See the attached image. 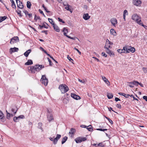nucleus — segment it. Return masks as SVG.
<instances>
[{
    "mask_svg": "<svg viewBox=\"0 0 147 147\" xmlns=\"http://www.w3.org/2000/svg\"><path fill=\"white\" fill-rule=\"evenodd\" d=\"M58 20L59 22H62L63 23V24L65 23V22L63 21L62 19L60 18H58Z\"/></svg>",
    "mask_w": 147,
    "mask_h": 147,
    "instance_id": "obj_51",
    "label": "nucleus"
},
{
    "mask_svg": "<svg viewBox=\"0 0 147 147\" xmlns=\"http://www.w3.org/2000/svg\"><path fill=\"white\" fill-rule=\"evenodd\" d=\"M67 58L70 61L73 63V60L69 57V55H68L67 56Z\"/></svg>",
    "mask_w": 147,
    "mask_h": 147,
    "instance_id": "obj_46",
    "label": "nucleus"
},
{
    "mask_svg": "<svg viewBox=\"0 0 147 147\" xmlns=\"http://www.w3.org/2000/svg\"><path fill=\"white\" fill-rule=\"evenodd\" d=\"M61 135L59 134H57L56 135V137L54 139L53 143L54 144H57L58 140L61 137Z\"/></svg>",
    "mask_w": 147,
    "mask_h": 147,
    "instance_id": "obj_10",
    "label": "nucleus"
},
{
    "mask_svg": "<svg viewBox=\"0 0 147 147\" xmlns=\"http://www.w3.org/2000/svg\"><path fill=\"white\" fill-rule=\"evenodd\" d=\"M83 17L85 20H87L90 19V16L88 14V13H85L84 14Z\"/></svg>",
    "mask_w": 147,
    "mask_h": 147,
    "instance_id": "obj_15",
    "label": "nucleus"
},
{
    "mask_svg": "<svg viewBox=\"0 0 147 147\" xmlns=\"http://www.w3.org/2000/svg\"><path fill=\"white\" fill-rule=\"evenodd\" d=\"M41 32H42V33H45L46 34H47V31H46V30H43V31H42Z\"/></svg>",
    "mask_w": 147,
    "mask_h": 147,
    "instance_id": "obj_63",
    "label": "nucleus"
},
{
    "mask_svg": "<svg viewBox=\"0 0 147 147\" xmlns=\"http://www.w3.org/2000/svg\"><path fill=\"white\" fill-rule=\"evenodd\" d=\"M42 7L44 8V9L45 10V11H46L47 12V13L50 12V11H49L47 9V8L45 7V5L44 4L42 5Z\"/></svg>",
    "mask_w": 147,
    "mask_h": 147,
    "instance_id": "obj_41",
    "label": "nucleus"
},
{
    "mask_svg": "<svg viewBox=\"0 0 147 147\" xmlns=\"http://www.w3.org/2000/svg\"><path fill=\"white\" fill-rule=\"evenodd\" d=\"M111 48L110 45L108 43H106L105 46L104 47V48L106 49H109V48Z\"/></svg>",
    "mask_w": 147,
    "mask_h": 147,
    "instance_id": "obj_29",
    "label": "nucleus"
},
{
    "mask_svg": "<svg viewBox=\"0 0 147 147\" xmlns=\"http://www.w3.org/2000/svg\"><path fill=\"white\" fill-rule=\"evenodd\" d=\"M16 12H17V13L18 14V15H20V16H21V14H20V13H21V11L20 10H18V11H16Z\"/></svg>",
    "mask_w": 147,
    "mask_h": 147,
    "instance_id": "obj_58",
    "label": "nucleus"
},
{
    "mask_svg": "<svg viewBox=\"0 0 147 147\" xmlns=\"http://www.w3.org/2000/svg\"><path fill=\"white\" fill-rule=\"evenodd\" d=\"M67 139V137L66 136L64 137L62 140L61 141L62 144H63L65 142Z\"/></svg>",
    "mask_w": 147,
    "mask_h": 147,
    "instance_id": "obj_28",
    "label": "nucleus"
},
{
    "mask_svg": "<svg viewBox=\"0 0 147 147\" xmlns=\"http://www.w3.org/2000/svg\"><path fill=\"white\" fill-rule=\"evenodd\" d=\"M40 82L42 83H43L45 86L47 85L48 82V80L45 75H42L41 79L40 80Z\"/></svg>",
    "mask_w": 147,
    "mask_h": 147,
    "instance_id": "obj_5",
    "label": "nucleus"
},
{
    "mask_svg": "<svg viewBox=\"0 0 147 147\" xmlns=\"http://www.w3.org/2000/svg\"><path fill=\"white\" fill-rule=\"evenodd\" d=\"M115 100L117 102L118 101H120V100L118 98L116 97L115 98Z\"/></svg>",
    "mask_w": 147,
    "mask_h": 147,
    "instance_id": "obj_62",
    "label": "nucleus"
},
{
    "mask_svg": "<svg viewBox=\"0 0 147 147\" xmlns=\"http://www.w3.org/2000/svg\"><path fill=\"white\" fill-rule=\"evenodd\" d=\"M102 79L109 86L110 85V82L108 81V80H107V79L104 76L102 77Z\"/></svg>",
    "mask_w": 147,
    "mask_h": 147,
    "instance_id": "obj_18",
    "label": "nucleus"
},
{
    "mask_svg": "<svg viewBox=\"0 0 147 147\" xmlns=\"http://www.w3.org/2000/svg\"><path fill=\"white\" fill-rule=\"evenodd\" d=\"M59 88L62 93H64L69 90L68 87L65 84H61L59 86Z\"/></svg>",
    "mask_w": 147,
    "mask_h": 147,
    "instance_id": "obj_3",
    "label": "nucleus"
},
{
    "mask_svg": "<svg viewBox=\"0 0 147 147\" xmlns=\"http://www.w3.org/2000/svg\"><path fill=\"white\" fill-rule=\"evenodd\" d=\"M128 13L127 11L126 10H125L123 11V16H125L126 15H127Z\"/></svg>",
    "mask_w": 147,
    "mask_h": 147,
    "instance_id": "obj_42",
    "label": "nucleus"
},
{
    "mask_svg": "<svg viewBox=\"0 0 147 147\" xmlns=\"http://www.w3.org/2000/svg\"><path fill=\"white\" fill-rule=\"evenodd\" d=\"M105 117L106 119H108V120L109 121V122L111 123V124H113V122L110 119L106 116H105Z\"/></svg>",
    "mask_w": 147,
    "mask_h": 147,
    "instance_id": "obj_39",
    "label": "nucleus"
},
{
    "mask_svg": "<svg viewBox=\"0 0 147 147\" xmlns=\"http://www.w3.org/2000/svg\"><path fill=\"white\" fill-rule=\"evenodd\" d=\"M47 59L49 62V65L50 66H52V61H51V60L49 58H47Z\"/></svg>",
    "mask_w": 147,
    "mask_h": 147,
    "instance_id": "obj_47",
    "label": "nucleus"
},
{
    "mask_svg": "<svg viewBox=\"0 0 147 147\" xmlns=\"http://www.w3.org/2000/svg\"><path fill=\"white\" fill-rule=\"evenodd\" d=\"M110 32L111 34L113 35L114 36L116 35V33L114 29H111Z\"/></svg>",
    "mask_w": 147,
    "mask_h": 147,
    "instance_id": "obj_21",
    "label": "nucleus"
},
{
    "mask_svg": "<svg viewBox=\"0 0 147 147\" xmlns=\"http://www.w3.org/2000/svg\"><path fill=\"white\" fill-rule=\"evenodd\" d=\"M23 12L25 13V15H28L29 18H30L32 17V14L31 13H29L26 10H24L23 11Z\"/></svg>",
    "mask_w": 147,
    "mask_h": 147,
    "instance_id": "obj_24",
    "label": "nucleus"
},
{
    "mask_svg": "<svg viewBox=\"0 0 147 147\" xmlns=\"http://www.w3.org/2000/svg\"><path fill=\"white\" fill-rule=\"evenodd\" d=\"M68 102V100L66 98H64L63 100V102L65 104H67Z\"/></svg>",
    "mask_w": 147,
    "mask_h": 147,
    "instance_id": "obj_37",
    "label": "nucleus"
},
{
    "mask_svg": "<svg viewBox=\"0 0 147 147\" xmlns=\"http://www.w3.org/2000/svg\"><path fill=\"white\" fill-rule=\"evenodd\" d=\"M18 109H17L15 111V109H14L12 108L11 109V111L12 112H13L14 114H16V113L18 111Z\"/></svg>",
    "mask_w": 147,
    "mask_h": 147,
    "instance_id": "obj_43",
    "label": "nucleus"
},
{
    "mask_svg": "<svg viewBox=\"0 0 147 147\" xmlns=\"http://www.w3.org/2000/svg\"><path fill=\"white\" fill-rule=\"evenodd\" d=\"M87 138L85 137H78L75 139V141L76 143H80L82 141H84L86 140Z\"/></svg>",
    "mask_w": 147,
    "mask_h": 147,
    "instance_id": "obj_6",
    "label": "nucleus"
},
{
    "mask_svg": "<svg viewBox=\"0 0 147 147\" xmlns=\"http://www.w3.org/2000/svg\"><path fill=\"white\" fill-rule=\"evenodd\" d=\"M78 80L79 81L82 83H84L85 82V81L84 80H81L79 79H78Z\"/></svg>",
    "mask_w": 147,
    "mask_h": 147,
    "instance_id": "obj_60",
    "label": "nucleus"
},
{
    "mask_svg": "<svg viewBox=\"0 0 147 147\" xmlns=\"http://www.w3.org/2000/svg\"><path fill=\"white\" fill-rule=\"evenodd\" d=\"M10 1L11 3V7H12L13 8L16 9V6L14 1H13V0H10Z\"/></svg>",
    "mask_w": 147,
    "mask_h": 147,
    "instance_id": "obj_27",
    "label": "nucleus"
},
{
    "mask_svg": "<svg viewBox=\"0 0 147 147\" xmlns=\"http://www.w3.org/2000/svg\"><path fill=\"white\" fill-rule=\"evenodd\" d=\"M44 67V66L42 65H36L34 66L30 67L28 68V70L30 71L32 73L34 74L35 71L38 72Z\"/></svg>",
    "mask_w": 147,
    "mask_h": 147,
    "instance_id": "obj_1",
    "label": "nucleus"
},
{
    "mask_svg": "<svg viewBox=\"0 0 147 147\" xmlns=\"http://www.w3.org/2000/svg\"><path fill=\"white\" fill-rule=\"evenodd\" d=\"M19 3L18 4L17 3V6L20 8L23 9L24 7V5L22 2H20V1H19Z\"/></svg>",
    "mask_w": 147,
    "mask_h": 147,
    "instance_id": "obj_20",
    "label": "nucleus"
},
{
    "mask_svg": "<svg viewBox=\"0 0 147 147\" xmlns=\"http://www.w3.org/2000/svg\"><path fill=\"white\" fill-rule=\"evenodd\" d=\"M48 112L49 113L47 114V119L49 121H50L53 119V115L49 112V110H48Z\"/></svg>",
    "mask_w": 147,
    "mask_h": 147,
    "instance_id": "obj_11",
    "label": "nucleus"
},
{
    "mask_svg": "<svg viewBox=\"0 0 147 147\" xmlns=\"http://www.w3.org/2000/svg\"><path fill=\"white\" fill-rule=\"evenodd\" d=\"M18 119L20 118L22 119H24L25 118V117L24 115H21L19 116L18 117Z\"/></svg>",
    "mask_w": 147,
    "mask_h": 147,
    "instance_id": "obj_50",
    "label": "nucleus"
},
{
    "mask_svg": "<svg viewBox=\"0 0 147 147\" xmlns=\"http://www.w3.org/2000/svg\"><path fill=\"white\" fill-rule=\"evenodd\" d=\"M96 130L101 131H104L107 130V129H97Z\"/></svg>",
    "mask_w": 147,
    "mask_h": 147,
    "instance_id": "obj_49",
    "label": "nucleus"
},
{
    "mask_svg": "<svg viewBox=\"0 0 147 147\" xmlns=\"http://www.w3.org/2000/svg\"><path fill=\"white\" fill-rule=\"evenodd\" d=\"M107 96L108 98L111 99L113 97V95L111 93H108Z\"/></svg>",
    "mask_w": 147,
    "mask_h": 147,
    "instance_id": "obj_31",
    "label": "nucleus"
},
{
    "mask_svg": "<svg viewBox=\"0 0 147 147\" xmlns=\"http://www.w3.org/2000/svg\"><path fill=\"white\" fill-rule=\"evenodd\" d=\"M48 20L49 22L53 26V24H55L54 22L53 21V20L51 18H48Z\"/></svg>",
    "mask_w": 147,
    "mask_h": 147,
    "instance_id": "obj_36",
    "label": "nucleus"
},
{
    "mask_svg": "<svg viewBox=\"0 0 147 147\" xmlns=\"http://www.w3.org/2000/svg\"><path fill=\"white\" fill-rule=\"evenodd\" d=\"M53 26L54 30L57 32H59L60 31V29L59 27L55 24H53Z\"/></svg>",
    "mask_w": 147,
    "mask_h": 147,
    "instance_id": "obj_16",
    "label": "nucleus"
},
{
    "mask_svg": "<svg viewBox=\"0 0 147 147\" xmlns=\"http://www.w3.org/2000/svg\"><path fill=\"white\" fill-rule=\"evenodd\" d=\"M133 3L134 5L140 6L141 4V1L140 0H133Z\"/></svg>",
    "mask_w": 147,
    "mask_h": 147,
    "instance_id": "obj_8",
    "label": "nucleus"
},
{
    "mask_svg": "<svg viewBox=\"0 0 147 147\" xmlns=\"http://www.w3.org/2000/svg\"><path fill=\"white\" fill-rule=\"evenodd\" d=\"M110 21L111 24L114 26H115L117 24V19L114 18H113L111 19Z\"/></svg>",
    "mask_w": 147,
    "mask_h": 147,
    "instance_id": "obj_9",
    "label": "nucleus"
},
{
    "mask_svg": "<svg viewBox=\"0 0 147 147\" xmlns=\"http://www.w3.org/2000/svg\"><path fill=\"white\" fill-rule=\"evenodd\" d=\"M7 18L6 16L0 17V23L6 19Z\"/></svg>",
    "mask_w": 147,
    "mask_h": 147,
    "instance_id": "obj_26",
    "label": "nucleus"
},
{
    "mask_svg": "<svg viewBox=\"0 0 147 147\" xmlns=\"http://www.w3.org/2000/svg\"><path fill=\"white\" fill-rule=\"evenodd\" d=\"M87 129L89 131H92L93 129L92 128V126L91 125H90L88 126L87 127Z\"/></svg>",
    "mask_w": 147,
    "mask_h": 147,
    "instance_id": "obj_33",
    "label": "nucleus"
},
{
    "mask_svg": "<svg viewBox=\"0 0 147 147\" xmlns=\"http://www.w3.org/2000/svg\"><path fill=\"white\" fill-rule=\"evenodd\" d=\"M98 146L103 147L104 146V145L102 143H100L98 144Z\"/></svg>",
    "mask_w": 147,
    "mask_h": 147,
    "instance_id": "obj_53",
    "label": "nucleus"
},
{
    "mask_svg": "<svg viewBox=\"0 0 147 147\" xmlns=\"http://www.w3.org/2000/svg\"><path fill=\"white\" fill-rule=\"evenodd\" d=\"M74 49L77 51H78V52L79 53V54L80 55L81 54V52L78 49H77V48H76L75 47H74Z\"/></svg>",
    "mask_w": 147,
    "mask_h": 147,
    "instance_id": "obj_54",
    "label": "nucleus"
},
{
    "mask_svg": "<svg viewBox=\"0 0 147 147\" xmlns=\"http://www.w3.org/2000/svg\"><path fill=\"white\" fill-rule=\"evenodd\" d=\"M18 117H15L13 118V120L15 122H17L18 121Z\"/></svg>",
    "mask_w": 147,
    "mask_h": 147,
    "instance_id": "obj_45",
    "label": "nucleus"
},
{
    "mask_svg": "<svg viewBox=\"0 0 147 147\" xmlns=\"http://www.w3.org/2000/svg\"><path fill=\"white\" fill-rule=\"evenodd\" d=\"M38 128L42 130V131H43V129L42 127V123H38Z\"/></svg>",
    "mask_w": 147,
    "mask_h": 147,
    "instance_id": "obj_32",
    "label": "nucleus"
},
{
    "mask_svg": "<svg viewBox=\"0 0 147 147\" xmlns=\"http://www.w3.org/2000/svg\"><path fill=\"white\" fill-rule=\"evenodd\" d=\"M3 117V113L1 111H0V119H2Z\"/></svg>",
    "mask_w": 147,
    "mask_h": 147,
    "instance_id": "obj_40",
    "label": "nucleus"
},
{
    "mask_svg": "<svg viewBox=\"0 0 147 147\" xmlns=\"http://www.w3.org/2000/svg\"><path fill=\"white\" fill-rule=\"evenodd\" d=\"M75 132V130L73 128H71L69 132V133L70 134H73Z\"/></svg>",
    "mask_w": 147,
    "mask_h": 147,
    "instance_id": "obj_30",
    "label": "nucleus"
},
{
    "mask_svg": "<svg viewBox=\"0 0 147 147\" xmlns=\"http://www.w3.org/2000/svg\"><path fill=\"white\" fill-rule=\"evenodd\" d=\"M67 37L69 38H70L71 39H72V40H75L76 39V38H77L76 37H71V36H67Z\"/></svg>",
    "mask_w": 147,
    "mask_h": 147,
    "instance_id": "obj_48",
    "label": "nucleus"
},
{
    "mask_svg": "<svg viewBox=\"0 0 147 147\" xmlns=\"http://www.w3.org/2000/svg\"><path fill=\"white\" fill-rule=\"evenodd\" d=\"M143 98L146 101H147V96H144L143 97Z\"/></svg>",
    "mask_w": 147,
    "mask_h": 147,
    "instance_id": "obj_61",
    "label": "nucleus"
},
{
    "mask_svg": "<svg viewBox=\"0 0 147 147\" xmlns=\"http://www.w3.org/2000/svg\"><path fill=\"white\" fill-rule=\"evenodd\" d=\"M128 83L129 84L128 86L131 88H133L134 86L132 82H128Z\"/></svg>",
    "mask_w": 147,
    "mask_h": 147,
    "instance_id": "obj_35",
    "label": "nucleus"
},
{
    "mask_svg": "<svg viewBox=\"0 0 147 147\" xmlns=\"http://www.w3.org/2000/svg\"><path fill=\"white\" fill-rule=\"evenodd\" d=\"M125 47L126 48L125 50H126V53H129L130 52L133 53L135 51V49L134 47L128 46H127Z\"/></svg>",
    "mask_w": 147,
    "mask_h": 147,
    "instance_id": "obj_4",
    "label": "nucleus"
},
{
    "mask_svg": "<svg viewBox=\"0 0 147 147\" xmlns=\"http://www.w3.org/2000/svg\"><path fill=\"white\" fill-rule=\"evenodd\" d=\"M142 69L144 73H147V68L145 67H143L142 68Z\"/></svg>",
    "mask_w": 147,
    "mask_h": 147,
    "instance_id": "obj_52",
    "label": "nucleus"
},
{
    "mask_svg": "<svg viewBox=\"0 0 147 147\" xmlns=\"http://www.w3.org/2000/svg\"><path fill=\"white\" fill-rule=\"evenodd\" d=\"M63 5L65 6H66L65 7V9H66L67 10L70 11L71 13L72 12V10H71V9H70L69 8V5L68 4H67L66 5L63 3Z\"/></svg>",
    "mask_w": 147,
    "mask_h": 147,
    "instance_id": "obj_19",
    "label": "nucleus"
},
{
    "mask_svg": "<svg viewBox=\"0 0 147 147\" xmlns=\"http://www.w3.org/2000/svg\"><path fill=\"white\" fill-rule=\"evenodd\" d=\"M40 17H39L36 16V15H35V17H34V20L36 21L38 19H40Z\"/></svg>",
    "mask_w": 147,
    "mask_h": 147,
    "instance_id": "obj_57",
    "label": "nucleus"
},
{
    "mask_svg": "<svg viewBox=\"0 0 147 147\" xmlns=\"http://www.w3.org/2000/svg\"><path fill=\"white\" fill-rule=\"evenodd\" d=\"M116 107L119 109H121V105L120 104H117L116 105Z\"/></svg>",
    "mask_w": 147,
    "mask_h": 147,
    "instance_id": "obj_56",
    "label": "nucleus"
},
{
    "mask_svg": "<svg viewBox=\"0 0 147 147\" xmlns=\"http://www.w3.org/2000/svg\"><path fill=\"white\" fill-rule=\"evenodd\" d=\"M130 95L129 94H124L123 96L126 98H128L129 96H130Z\"/></svg>",
    "mask_w": 147,
    "mask_h": 147,
    "instance_id": "obj_55",
    "label": "nucleus"
},
{
    "mask_svg": "<svg viewBox=\"0 0 147 147\" xmlns=\"http://www.w3.org/2000/svg\"><path fill=\"white\" fill-rule=\"evenodd\" d=\"M31 3L29 1H28L27 2V7L28 8L30 9L31 7Z\"/></svg>",
    "mask_w": 147,
    "mask_h": 147,
    "instance_id": "obj_34",
    "label": "nucleus"
},
{
    "mask_svg": "<svg viewBox=\"0 0 147 147\" xmlns=\"http://www.w3.org/2000/svg\"><path fill=\"white\" fill-rule=\"evenodd\" d=\"M131 19L134 20L136 21L137 22L142 26L144 27V25L141 22V18L136 14H134L131 17Z\"/></svg>",
    "mask_w": 147,
    "mask_h": 147,
    "instance_id": "obj_2",
    "label": "nucleus"
},
{
    "mask_svg": "<svg viewBox=\"0 0 147 147\" xmlns=\"http://www.w3.org/2000/svg\"><path fill=\"white\" fill-rule=\"evenodd\" d=\"M50 58L54 61L56 63H57V62L52 57H50Z\"/></svg>",
    "mask_w": 147,
    "mask_h": 147,
    "instance_id": "obj_64",
    "label": "nucleus"
},
{
    "mask_svg": "<svg viewBox=\"0 0 147 147\" xmlns=\"http://www.w3.org/2000/svg\"><path fill=\"white\" fill-rule=\"evenodd\" d=\"M19 41V39L18 37V36H15L11 39L10 43L11 44H13L14 43H16Z\"/></svg>",
    "mask_w": 147,
    "mask_h": 147,
    "instance_id": "obj_7",
    "label": "nucleus"
},
{
    "mask_svg": "<svg viewBox=\"0 0 147 147\" xmlns=\"http://www.w3.org/2000/svg\"><path fill=\"white\" fill-rule=\"evenodd\" d=\"M106 51L107 53L109 54L110 56H114V54L113 51L109 50V49H106Z\"/></svg>",
    "mask_w": 147,
    "mask_h": 147,
    "instance_id": "obj_14",
    "label": "nucleus"
},
{
    "mask_svg": "<svg viewBox=\"0 0 147 147\" xmlns=\"http://www.w3.org/2000/svg\"><path fill=\"white\" fill-rule=\"evenodd\" d=\"M31 50L29 49L26 51L24 53V55L26 57H27L30 53L31 52Z\"/></svg>",
    "mask_w": 147,
    "mask_h": 147,
    "instance_id": "obj_22",
    "label": "nucleus"
},
{
    "mask_svg": "<svg viewBox=\"0 0 147 147\" xmlns=\"http://www.w3.org/2000/svg\"><path fill=\"white\" fill-rule=\"evenodd\" d=\"M33 64V62L32 60L29 59L28 60L27 62L25 63V65H29L32 64Z\"/></svg>",
    "mask_w": 147,
    "mask_h": 147,
    "instance_id": "obj_25",
    "label": "nucleus"
},
{
    "mask_svg": "<svg viewBox=\"0 0 147 147\" xmlns=\"http://www.w3.org/2000/svg\"><path fill=\"white\" fill-rule=\"evenodd\" d=\"M132 82H133V85H135L136 86H138V85L139 84V82L137 81H133Z\"/></svg>",
    "mask_w": 147,
    "mask_h": 147,
    "instance_id": "obj_38",
    "label": "nucleus"
},
{
    "mask_svg": "<svg viewBox=\"0 0 147 147\" xmlns=\"http://www.w3.org/2000/svg\"><path fill=\"white\" fill-rule=\"evenodd\" d=\"M71 97L73 98L76 100H78L80 98V97L75 94L71 93Z\"/></svg>",
    "mask_w": 147,
    "mask_h": 147,
    "instance_id": "obj_12",
    "label": "nucleus"
},
{
    "mask_svg": "<svg viewBox=\"0 0 147 147\" xmlns=\"http://www.w3.org/2000/svg\"><path fill=\"white\" fill-rule=\"evenodd\" d=\"M63 31L64 32L63 34L65 36L67 37V36H68L67 35V33L68 32V30L67 28H63Z\"/></svg>",
    "mask_w": 147,
    "mask_h": 147,
    "instance_id": "obj_23",
    "label": "nucleus"
},
{
    "mask_svg": "<svg viewBox=\"0 0 147 147\" xmlns=\"http://www.w3.org/2000/svg\"><path fill=\"white\" fill-rule=\"evenodd\" d=\"M131 97H132L133 98V100H136L137 101H138V99L136 98H135L134 96L133 95H131L130 96Z\"/></svg>",
    "mask_w": 147,
    "mask_h": 147,
    "instance_id": "obj_44",
    "label": "nucleus"
},
{
    "mask_svg": "<svg viewBox=\"0 0 147 147\" xmlns=\"http://www.w3.org/2000/svg\"><path fill=\"white\" fill-rule=\"evenodd\" d=\"M101 55L102 56L105 57H107V55L103 52L102 53Z\"/></svg>",
    "mask_w": 147,
    "mask_h": 147,
    "instance_id": "obj_59",
    "label": "nucleus"
},
{
    "mask_svg": "<svg viewBox=\"0 0 147 147\" xmlns=\"http://www.w3.org/2000/svg\"><path fill=\"white\" fill-rule=\"evenodd\" d=\"M18 50V48L14 47L13 48H11L9 49V52L11 54L13 52H17Z\"/></svg>",
    "mask_w": 147,
    "mask_h": 147,
    "instance_id": "obj_13",
    "label": "nucleus"
},
{
    "mask_svg": "<svg viewBox=\"0 0 147 147\" xmlns=\"http://www.w3.org/2000/svg\"><path fill=\"white\" fill-rule=\"evenodd\" d=\"M125 49H126V48L125 47H123L122 49H118L117 51L119 53L121 54L122 53H125L126 51Z\"/></svg>",
    "mask_w": 147,
    "mask_h": 147,
    "instance_id": "obj_17",
    "label": "nucleus"
}]
</instances>
